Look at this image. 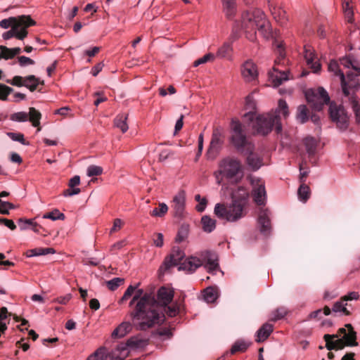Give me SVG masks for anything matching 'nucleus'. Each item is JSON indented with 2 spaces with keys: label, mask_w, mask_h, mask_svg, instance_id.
I'll return each mask as SVG.
<instances>
[{
  "label": "nucleus",
  "mask_w": 360,
  "mask_h": 360,
  "mask_svg": "<svg viewBox=\"0 0 360 360\" xmlns=\"http://www.w3.org/2000/svg\"><path fill=\"white\" fill-rule=\"evenodd\" d=\"M134 305L130 316L141 330H146L160 322V314L156 309L157 301L151 292H145L142 288H136L129 306Z\"/></svg>",
  "instance_id": "nucleus-1"
},
{
  "label": "nucleus",
  "mask_w": 360,
  "mask_h": 360,
  "mask_svg": "<svg viewBox=\"0 0 360 360\" xmlns=\"http://www.w3.org/2000/svg\"><path fill=\"white\" fill-rule=\"evenodd\" d=\"M241 27L252 41L255 40L257 32L265 39L272 37L270 23L264 13L258 8L250 9L242 14Z\"/></svg>",
  "instance_id": "nucleus-2"
},
{
  "label": "nucleus",
  "mask_w": 360,
  "mask_h": 360,
  "mask_svg": "<svg viewBox=\"0 0 360 360\" xmlns=\"http://www.w3.org/2000/svg\"><path fill=\"white\" fill-rule=\"evenodd\" d=\"M289 115L288 106L283 99L278 101V108L274 112L266 115H259L255 117L252 123V128L257 134L266 135L269 134L273 127H275L276 131L278 134L282 131V125L281 124V116L284 118Z\"/></svg>",
  "instance_id": "nucleus-3"
},
{
  "label": "nucleus",
  "mask_w": 360,
  "mask_h": 360,
  "mask_svg": "<svg viewBox=\"0 0 360 360\" xmlns=\"http://www.w3.org/2000/svg\"><path fill=\"white\" fill-rule=\"evenodd\" d=\"M244 166L238 158L227 156L219 162L218 169L214 172V176L218 184H221L224 179L238 184L244 177Z\"/></svg>",
  "instance_id": "nucleus-4"
},
{
  "label": "nucleus",
  "mask_w": 360,
  "mask_h": 360,
  "mask_svg": "<svg viewBox=\"0 0 360 360\" xmlns=\"http://www.w3.org/2000/svg\"><path fill=\"white\" fill-rule=\"evenodd\" d=\"M202 264L205 265L207 271L213 275L216 274L218 271H221L218 263V257L216 253L211 251L200 252V257L196 256L188 257L184 262L180 264L179 270L193 273Z\"/></svg>",
  "instance_id": "nucleus-5"
},
{
  "label": "nucleus",
  "mask_w": 360,
  "mask_h": 360,
  "mask_svg": "<svg viewBox=\"0 0 360 360\" xmlns=\"http://www.w3.org/2000/svg\"><path fill=\"white\" fill-rule=\"evenodd\" d=\"M245 207L243 204L233 202L229 205L217 203L214 206V213L219 219L235 222L245 215Z\"/></svg>",
  "instance_id": "nucleus-6"
},
{
  "label": "nucleus",
  "mask_w": 360,
  "mask_h": 360,
  "mask_svg": "<svg viewBox=\"0 0 360 360\" xmlns=\"http://www.w3.org/2000/svg\"><path fill=\"white\" fill-rule=\"evenodd\" d=\"M231 131V141L238 151L243 152L246 146H248V149L249 150L253 149V146L247 140L246 136L243 131V125L239 120L236 119L232 120Z\"/></svg>",
  "instance_id": "nucleus-7"
},
{
  "label": "nucleus",
  "mask_w": 360,
  "mask_h": 360,
  "mask_svg": "<svg viewBox=\"0 0 360 360\" xmlns=\"http://www.w3.org/2000/svg\"><path fill=\"white\" fill-rule=\"evenodd\" d=\"M305 96L308 103L311 104V108L316 111L321 110L330 101L328 94L323 87H319L316 90L309 89Z\"/></svg>",
  "instance_id": "nucleus-8"
},
{
  "label": "nucleus",
  "mask_w": 360,
  "mask_h": 360,
  "mask_svg": "<svg viewBox=\"0 0 360 360\" xmlns=\"http://www.w3.org/2000/svg\"><path fill=\"white\" fill-rule=\"evenodd\" d=\"M143 340L132 337L126 343H121L112 351V356L115 359H124L129 354V349H136L141 347Z\"/></svg>",
  "instance_id": "nucleus-9"
},
{
  "label": "nucleus",
  "mask_w": 360,
  "mask_h": 360,
  "mask_svg": "<svg viewBox=\"0 0 360 360\" xmlns=\"http://www.w3.org/2000/svg\"><path fill=\"white\" fill-rule=\"evenodd\" d=\"M250 181L252 187V195L255 202L259 205H265L266 193L264 182L262 179L254 176H250Z\"/></svg>",
  "instance_id": "nucleus-10"
},
{
  "label": "nucleus",
  "mask_w": 360,
  "mask_h": 360,
  "mask_svg": "<svg viewBox=\"0 0 360 360\" xmlns=\"http://www.w3.org/2000/svg\"><path fill=\"white\" fill-rule=\"evenodd\" d=\"M330 116L333 122H335L340 129H345L348 126V117L345 108L342 105H337L331 103L329 107Z\"/></svg>",
  "instance_id": "nucleus-11"
},
{
  "label": "nucleus",
  "mask_w": 360,
  "mask_h": 360,
  "mask_svg": "<svg viewBox=\"0 0 360 360\" xmlns=\"http://www.w3.org/2000/svg\"><path fill=\"white\" fill-rule=\"evenodd\" d=\"M41 115L34 108H30L29 112H18L11 115V120L15 122H26L27 120L32 123L35 127H39L40 124V119Z\"/></svg>",
  "instance_id": "nucleus-12"
},
{
  "label": "nucleus",
  "mask_w": 360,
  "mask_h": 360,
  "mask_svg": "<svg viewBox=\"0 0 360 360\" xmlns=\"http://www.w3.org/2000/svg\"><path fill=\"white\" fill-rule=\"evenodd\" d=\"M224 140L222 139V131L219 128L214 129L212 136V140L207 150L208 158L214 159L219 153Z\"/></svg>",
  "instance_id": "nucleus-13"
},
{
  "label": "nucleus",
  "mask_w": 360,
  "mask_h": 360,
  "mask_svg": "<svg viewBox=\"0 0 360 360\" xmlns=\"http://www.w3.org/2000/svg\"><path fill=\"white\" fill-rule=\"evenodd\" d=\"M26 24L27 26H32L35 25V21L33 20L29 15H20L18 17H10L0 21V27L4 29H8L14 25L21 26Z\"/></svg>",
  "instance_id": "nucleus-14"
},
{
  "label": "nucleus",
  "mask_w": 360,
  "mask_h": 360,
  "mask_svg": "<svg viewBox=\"0 0 360 360\" xmlns=\"http://www.w3.org/2000/svg\"><path fill=\"white\" fill-rule=\"evenodd\" d=\"M7 82L13 86H25L31 91H34L39 84V79L34 75H29L25 77L21 76H15L12 79L11 82L8 80Z\"/></svg>",
  "instance_id": "nucleus-15"
},
{
  "label": "nucleus",
  "mask_w": 360,
  "mask_h": 360,
  "mask_svg": "<svg viewBox=\"0 0 360 360\" xmlns=\"http://www.w3.org/2000/svg\"><path fill=\"white\" fill-rule=\"evenodd\" d=\"M185 253L180 249L179 247H174L169 255H168L164 260L161 268L167 270L171 267L180 264V262L184 258Z\"/></svg>",
  "instance_id": "nucleus-16"
},
{
  "label": "nucleus",
  "mask_w": 360,
  "mask_h": 360,
  "mask_svg": "<svg viewBox=\"0 0 360 360\" xmlns=\"http://www.w3.org/2000/svg\"><path fill=\"white\" fill-rule=\"evenodd\" d=\"M241 75L247 82H253L257 79L258 70L257 65L250 60L245 61L241 65Z\"/></svg>",
  "instance_id": "nucleus-17"
},
{
  "label": "nucleus",
  "mask_w": 360,
  "mask_h": 360,
  "mask_svg": "<svg viewBox=\"0 0 360 360\" xmlns=\"http://www.w3.org/2000/svg\"><path fill=\"white\" fill-rule=\"evenodd\" d=\"M288 70H280L276 67L269 72V79L274 86H280L283 82L288 80Z\"/></svg>",
  "instance_id": "nucleus-18"
},
{
  "label": "nucleus",
  "mask_w": 360,
  "mask_h": 360,
  "mask_svg": "<svg viewBox=\"0 0 360 360\" xmlns=\"http://www.w3.org/2000/svg\"><path fill=\"white\" fill-rule=\"evenodd\" d=\"M30 26H27L26 24L21 26L14 25L12 28L4 32L2 37L5 40H8L12 37H15L20 40H22L27 35V28Z\"/></svg>",
  "instance_id": "nucleus-19"
},
{
  "label": "nucleus",
  "mask_w": 360,
  "mask_h": 360,
  "mask_svg": "<svg viewBox=\"0 0 360 360\" xmlns=\"http://www.w3.org/2000/svg\"><path fill=\"white\" fill-rule=\"evenodd\" d=\"M346 327L348 328V331L343 328L339 330L340 335H342L341 339L343 340L345 346H357L358 342L356 341V332L354 330L351 324L346 325Z\"/></svg>",
  "instance_id": "nucleus-20"
},
{
  "label": "nucleus",
  "mask_w": 360,
  "mask_h": 360,
  "mask_svg": "<svg viewBox=\"0 0 360 360\" xmlns=\"http://www.w3.org/2000/svg\"><path fill=\"white\" fill-rule=\"evenodd\" d=\"M304 57L307 65L313 70L314 72H317L321 69V65L316 60L314 51L310 46H304Z\"/></svg>",
  "instance_id": "nucleus-21"
},
{
  "label": "nucleus",
  "mask_w": 360,
  "mask_h": 360,
  "mask_svg": "<svg viewBox=\"0 0 360 360\" xmlns=\"http://www.w3.org/2000/svg\"><path fill=\"white\" fill-rule=\"evenodd\" d=\"M174 294V290L170 288L165 286L160 288L157 294V303L162 306L168 305L172 301Z\"/></svg>",
  "instance_id": "nucleus-22"
},
{
  "label": "nucleus",
  "mask_w": 360,
  "mask_h": 360,
  "mask_svg": "<svg viewBox=\"0 0 360 360\" xmlns=\"http://www.w3.org/2000/svg\"><path fill=\"white\" fill-rule=\"evenodd\" d=\"M186 194L184 191L179 192L173 198L172 207L175 215L181 217L185 209Z\"/></svg>",
  "instance_id": "nucleus-23"
},
{
  "label": "nucleus",
  "mask_w": 360,
  "mask_h": 360,
  "mask_svg": "<svg viewBox=\"0 0 360 360\" xmlns=\"http://www.w3.org/2000/svg\"><path fill=\"white\" fill-rule=\"evenodd\" d=\"M248 197L249 193L247 188L243 186L238 187L231 193L232 202L243 204V207L246 206Z\"/></svg>",
  "instance_id": "nucleus-24"
},
{
  "label": "nucleus",
  "mask_w": 360,
  "mask_h": 360,
  "mask_svg": "<svg viewBox=\"0 0 360 360\" xmlns=\"http://www.w3.org/2000/svg\"><path fill=\"white\" fill-rule=\"evenodd\" d=\"M324 340L326 341V347L329 351L333 349H342L345 347L343 340L340 339L338 335L326 334L324 335Z\"/></svg>",
  "instance_id": "nucleus-25"
},
{
  "label": "nucleus",
  "mask_w": 360,
  "mask_h": 360,
  "mask_svg": "<svg viewBox=\"0 0 360 360\" xmlns=\"http://www.w3.org/2000/svg\"><path fill=\"white\" fill-rule=\"evenodd\" d=\"M245 107L246 110L249 111L244 115V118L250 122L253 121L256 113L255 112L256 109V101L253 96V93L248 95L245 98Z\"/></svg>",
  "instance_id": "nucleus-26"
},
{
  "label": "nucleus",
  "mask_w": 360,
  "mask_h": 360,
  "mask_svg": "<svg viewBox=\"0 0 360 360\" xmlns=\"http://www.w3.org/2000/svg\"><path fill=\"white\" fill-rule=\"evenodd\" d=\"M258 223L261 233L266 236L269 235L271 231V224L269 218V212L267 210L260 212L258 217Z\"/></svg>",
  "instance_id": "nucleus-27"
},
{
  "label": "nucleus",
  "mask_w": 360,
  "mask_h": 360,
  "mask_svg": "<svg viewBox=\"0 0 360 360\" xmlns=\"http://www.w3.org/2000/svg\"><path fill=\"white\" fill-rule=\"evenodd\" d=\"M246 164L250 170L255 172L263 165L262 158L251 151L246 158Z\"/></svg>",
  "instance_id": "nucleus-28"
},
{
  "label": "nucleus",
  "mask_w": 360,
  "mask_h": 360,
  "mask_svg": "<svg viewBox=\"0 0 360 360\" xmlns=\"http://www.w3.org/2000/svg\"><path fill=\"white\" fill-rule=\"evenodd\" d=\"M271 14L275 20L281 25H284L288 21L286 11L279 6H274L271 8Z\"/></svg>",
  "instance_id": "nucleus-29"
},
{
  "label": "nucleus",
  "mask_w": 360,
  "mask_h": 360,
  "mask_svg": "<svg viewBox=\"0 0 360 360\" xmlns=\"http://www.w3.org/2000/svg\"><path fill=\"white\" fill-rule=\"evenodd\" d=\"M132 328L129 322H122L112 333V338H121L129 333Z\"/></svg>",
  "instance_id": "nucleus-30"
},
{
  "label": "nucleus",
  "mask_w": 360,
  "mask_h": 360,
  "mask_svg": "<svg viewBox=\"0 0 360 360\" xmlns=\"http://www.w3.org/2000/svg\"><path fill=\"white\" fill-rule=\"evenodd\" d=\"M273 331V326L270 323H264L257 330L256 342H261L266 340Z\"/></svg>",
  "instance_id": "nucleus-31"
},
{
  "label": "nucleus",
  "mask_w": 360,
  "mask_h": 360,
  "mask_svg": "<svg viewBox=\"0 0 360 360\" xmlns=\"http://www.w3.org/2000/svg\"><path fill=\"white\" fill-rule=\"evenodd\" d=\"M223 11L229 19H232L236 13V6L235 0H221Z\"/></svg>",
  "instance_id": "nucleus-32"
},
{
  "label": "nucleus",
  "mask_w": 360,
  "mask_h": 360,
  "mask_svg": "<svg viewBox=\"0 0 360 360\" xmlns=\"http://www.w3.org/2000/svg\"><path fill=\"white\" fill-rule=\"evenodd\" d=\"M56 252L55 250L51 248H34L31 250H28L26 252V256L27 257H32L41 255H46L49 254H54Z\"/></svg>",
  "instance_id": "nucleus-33"
},
{
  "label": "nucleus",
  "mask_w": 360,
  "mask_h": 360,
  "mask_svg": "<svg viewBox=\"0 0 360 360\" xmlns=\"http://www.w3.org/2000/svg\"><path fill=\"white\" fill-rule=\"evenodd\" d=\"M201 224L202 230L206 233H211L216 228V220L207 215H205L201 218Z\"/></svg>",
  "instance_id": "nucleus-34"
},
{
  "label": "nucleus",
  "mask_w": 360,
  "mask_h": 360,
  "mask_svg": "<svg viewBox=\"0 0 360 360\" xmlns=\"http://www.w3.org/2000/svg\"><path fill=\"white\" fill-rule=\"evenodd\" d=\"M128 115L126 114L118 115L114 120V124L116 127L119 128L122 132L125 133L128 129V124L127 120Z\"/></svg>",
  "instance_id": "nucleus-35"
},
{
  "label": "nucleus",
  "mask_w": 360,
  "mask_h": 360,
  "mask_svg": "<svg viewBox=\"0 0 360 360\" xmlns=\"http://www.w3.org/2000/svg\"><path fill=\"white\" fill-rule=\"evenodd\" d=\"M304 144L307 153L309 156L314 155L316 153L317 142L316 140L313 137H307L304 139Z\"/></svg>",
  "instance_id": "nucleus-36"
},
{
  "label": "nucleus",
  "mask_w": 360,
  "mask_h": 360,
  "mask_svg": "<svg viewBox=\"0 0 360 360\" xmlns=\"http://www.w3.org/2000/svg\"><path fill=\"white\" fill-rule=\"evenodd\" d=\"M217 297V290L212 287L207 288L203 292V299L207 303L214 302Z\"/></svg>",
  "instance_id": "nucleus-37"
},
{
  "label": "nucleus",
  "mask_w": 360,
  "mask_h": 360,
  "mask_svg": "<svg viewBox=\"0 0 360 360\" xmlns=\"http://www.w3.org/2000/svg\"><path fill=\"white\" fill-rule=\"evenodd\" d=\"M296 118L302 124L308 120V110L306 105H300L298 106Z\"/></svg>",
  "instance_id": "nucleus-38"
},
{
  "label": "nucleus",
  "mask_w": 360,
  "mask_h": 360,
  "mask_svg": "<svg viewBox=\"0 0 360 360\" xmlns=\"http://www.w3.org/2000/svg\"><path fill=\"white\" fill-rule=\"evenodd\" d=\"M232 51V45L231 42H225L223 45L218 49L217 52V56L219 58H226L227 57L231 52Z\"/></svg>",
  "instance_id": "nucleus-39"
},
{
  "label": "nucleus",
  "mask_w": 360,
  "mask_h": 360,
  "mask_svg": "<svg viewBox=\"0 0 360 360\" xmlns=\"http://www.w3.org/2000/svg\"><path fill=\"white\" fill-rule=\"evenodd\" d=\"M310 189L309 187L305 184H302L298 188L297 195L299 199L302 202H306L309 198Z\"/></svg>",
  "instance_id": "nucleus-40"
},
{
  "label": "nucleus",
  "mask_w": 360,
  "mask_h": 360,
  "mask_svg": "<svg viewBox=\"0 0 360 360\" xmlns=\"http://www.w3.org/2000/svg\"><path fill=\"white\" fill-rule=\"evenodd\" d=\"M249 345V343L243 340H238L233 345L230 352L231 354H233L237 352H245Z\"/></svg>",
  "instance_id": "nucleus-41"
},
{
  "label": "nucleus",
  "mask_w": 360,
  "mask_h": 360,
  "mask_svg": "<svg viewBox=\"0 0 360 360\" xmlns=\"http://www.w3.org/2000/svg\"><path fill=\"white\" fill-rule=\"evenodd\" d=\"M43 219H49L53 221H56L58 219L63 220L65 219L64 214L60 212L58 209H55L53 211L46 213L42 216Z\"/></svg>",
  "instance_id": "nucleus-42"
},
{
  "label": "nucleus",
  "mask_w": 360,
  "mask_h": 360,
  "mask_svg": "<svg viewBox=\"0 0 360 360\" xmlns=\"http://www.w3.org/2000/svg\"><path fill=\"white\" fill-rule=\"evenodd\" d=\"M345 301L342 300V297L340 301L336 302L333 307V310L335 312H342V314L345 315H349L350 312L347 310L346 308L347 304L345 303Z\"/></svg>",
  "instance_id": "nucleus-43"
},
{
  "label": "nucleus",
  "mask_w": 360,
  "mask_h": 360,
  "mask_svg": "<svg viewBox=\"0 0 360 360\" xmlns=\"http://www.w3.org/2000/svg\"><path fill=\"white\" fill-rule=\"evenodd\" d=\"M167 205L164 202H161L159 204V208H155L151 212L150 214L153 217H162L167 212Z\"/></svg>",
  "instance_id": "nucleus-44"
},
{
  "label": "nucleus",
  "mask_w": 360,
  "mask_h": 360,
  "mask_svg": "<svg viewBox=\"0 0 360 360\" xmlns=\"http://www.w3.org/2000/svg\"><path fill=\"white\" fill-rule=\"evenodd\" d=\"M7 136L13 141L20 142L25 146L29 145V143L25 141L24 135L21 133L8 132Z\"/></svg>",
  "instance_id": "nucleus-45"
},
{
  "label": "nucleus",
  "mask_w": 360,
  "mask_h": 360,
  "mask_svg": "<svg viewBox=\"0 0 360 360\" xmlns=\"http://www.w3.org/2000/svg\"><path fill=\"white\" fill-rule=\"evenodd\" d=\"M328 70L334 73L335 76H338L340 78V74L343 73L340 69V65L335 60H330L328 64Z\"/></svg>",
  "instance_id": "nucleus-46"
},
{
  "label": "nucleus",
  "mask_w": 360,
  "mask_h": 360,
  "mask_svg": "<svg viewBox=\"0 0 360 360\" xmlns=\"http://www.w3.org/2000/svg\"><path fill=\"white\" fill-rule=\"evenodd\" d=\"M15 206L8 201H3L0 199V213L2 214H9V210H13Z\"/></svg>",
  "instance_id": "nucleus-47"
},
{
  "label": "nucleus",
  "mask_w": 360,
  "mask_h": 360,
  "mask_svg": "<svg viewBox=\"0 0 360 360\" xmlns=\"http://www.w3.org/2000/svg\"><path fill=\"white\" fill-rule=\"evenodd\" d=\"M106 357L104 348H99L87 358V360H105Z\"/></svg>",
  "instance_id": "nucleus-48"
},
{
  "label": "nucleus",
  "mask_w": 360,
  "mask_h": 360,
  "mask_svg": "<svg viewBox=\"0 0 360 360\" xmlns=\"http://www.w3.org/2000/svg\"><path fill=\"white\" fill-rule=\"evenodd\" d=\"M288 313V310L283 307H279L278 309H276V310H274V311H272V314H271V320L272 321H277V320H279L282 318H283Z\"/></svg>",
  "instance_id": "nucleus-49"
},
{
  "label": "nucleus",
  "mask_w": 360,
  "mask_h": 360,
  "mask_svg": "<svg viewBox=\"0 0 360 360\" xmlns=\"http://www.w3.org/2000/svg\"><path fill=\"white\" fill-rule=\"evenodd\" d=\"M103 172V168L97 165H90L87 167L86 174L88 176H94L101 175Z\"/></svg>",
  "instance_id": "nucleus-50"
},
{
  "label": "nucleus",
  "mask_w": 360,
  "mask_h": 360,
  "mask_svg": "<svg viewBox=\"0 0 360 360\" xmlns=\"http://www.w3.org/2000/svg\"><path fill=\"white\" fill-rule=\"evenodd\" d=\"M195 200L198 202V204L195 207L196 210L200 212H203L207 206V199L205 198H201L200 195L197 194L195 195Z\"/></svg>",
  "instance_id": "nucleus-51"
},
{
  "label": "nucleus",
  "mask_w": 360,
  "mask_h": 360,
  "mask_svg": "<svg viewBox=\"0 0 360 360\" xmlns=\"http://www.w3.org/2000/svg\"><path fill=\"white\" fill-rule=\"evenodd\" d=\"M18 225L20 229L24 231L29 229L30 226L31 227V226H36V222L32 219H24L21 218L18 219Z\"/></svg>",
  "instance_id": "nucleus-52"
},
{
  "label": "nucleus",
  "mask_w": 360,
  "mask_h": 360,
  "mask_svg": "<svg viewBox=\"0 0 360 360\" xmlns=\"http://www.w3.org/2000/svg\"><path fill=\"white\" fill-rule=\"evenodd\" d=\"M124 280L121 278H114L107 281V286L111 290H115L120 285L124 283Z\"/></svg>",
  "instance_id": "nucleus-53"
},
{
  "label": "nucleus",
  "mask_w": 360,
  "mask_h": 360,
  "mask_svg": "<svg viewBox=\"0 0 360 360\" xmlns=\"http://www.w3.org/2000/svg\"><path fill=\"white\" fill-rule=\"evenodd\" d=\"M188 229L186 226H182L179 230L176 237V241L177 243L183 242L188 236Z\"/></svg>",
  "instance_id": "nucleus-54"
},
{
  "label": "nucleus",
  "mask_w": 360,
  "mask_h": 360,
  "mask_svg": "<svg viewBox=\"0 0 360 360\" xmlns=\"http://www.w3.org/2000/svg\"><path fill=\"white\" fill-rule=\"evenodd\" d=\"M13 91V89L3 84H0V100L6 101L8 96Z\"/></svg>",
  "instance_id": "nucleus-55"
},
{
  "label": "nucleus",
  "mask_w": 360,
  "mask_h": 360,
  "mask_svg": "<svg viewBox=\"0 0 360 360\" xmlns=\"http://www.w3.org/2000/svg\"><path fill=\"white\" fill-rule=\"evenodd\" d=\"M351 105L352 110L355 114L356 121L359 123L360 122V105L358 101L354 98H351Z\"/></svg>",
  "instance_id": "nucleus-56"
},
{
  "label": "nucleus",
  "mask_w": 360,
  "mask_h": 360,
  "mask_svg": "<svg viewBox=\"0 0 360 360\" xmlns=\"http://www.w3.org/2000/svg\"><path fill=\"white\" fill-rule=\"evenodd\" d=\"M139 285H140V283H138L134 285H129L125 290L122 297L120 300V302H123L124 300L129 299L133 294H134V291H135L136 288L139 287Z\"/></svg>",
  "instance_id": "nucleus-57"
},
{
  "label": "nucleus",
  "mask_w": 360,
  "mask_h": 360,
  "mask_svg": "<svg viewBox=\"0 0 360 360\" xmlns=\"http://www.w3.org/2000/svg\"><path fill=\"white\" fill-rule=\"evenodd\" d=\"M214 55L212 54V53H207L205 54L204 56H202V58L196 60L194 61L193 63V66L194 67H198V65H202V64H204L210 60H214Z\"/></svg>",
  "instance_id": "nucleus-58"
},
{
  "label": "nucleus",
  "mask_w": 360,
  "mask_h": 360,
  "mask_svg": "<svg viewBox=\"0 0 360 360\" xmlns=\"http://www.w3.org/2000/svg\"><path fill=\"white\" fill-rule=\"evenodd\" d=\"M342 297V300L345 302L348 301H356L358 300L360 297V295L358 292L352 291L348 292L347 295H344Z\"/></svg>",
  "instance_id": "nucleus-59"
},
{
  "label": "nucleus",
  "mask_w": 360,
  "mask_h": 360,
  "mask_svg": "<svg viewBox=\"0 0 360 360\" xmlns=\"http://www.w3.org/2000/svg\"><path fill=\"white\" fill-rule=\"evenodd\" d=\"M0 58L8 60L13 58L11 49L5 46H0Z\"/></svg>",
  "instance_id": "nucleus-60"
},
{
  "label": "nucleus",
  "mask_w": 360,
  "mask_h": 360,
  "mask_svg": "<svg viewBox=\"0 0 360 360\" xmlns=\"http://www.w3.org/2000/svg\"><path fill=\"white\" fill-rule=\"evenodd\" d=\"M340 66H343L345 68H353L354 70H356V68L354 65V63L352 61V59L349 57H344L342 58L340 60Z\"/></svg>",
  "instance_id": "nucleus-61"
},
{
  "label": "nucleus",
  "mask_w": 360,
  "mask_h": 360,
  "mask_svg": "<svg viewBox=\"0 0 360 360\" xmlns=\"http://www.w3.org/2000/svg\"><path fill=\"white\" fill-rule=\"evenodd\" d=\"M18 63L21 67L34 64V61L32 59L24 56L18 57Z\"/></svg>",
  "instance_id": "nucleus-62"
},
{
  "label": "nucleus",
  "mask_w": 360,
  "mask_h": 360,
  "mask_svg": "<svg viewBox=\"0 0 360 360\" xmlns=\"http://www.w3.org/2000/svg\"><path fill=\"white\" fill-rule=\"evenodd\" d=\"M72 298L71 294H67L64 296L58 297L53 300V302H56L61 304H66Z\"/></svg>",
  "instance_id": "nucleus-63"
},
{
  "label": "nucleus",
  "mask_w": 360,
  "mask_h": 360,
  "mask_svg": "<svg viewBox=\"0 0 360 360\" xmlns=\"http://www.w3.org/2000/svg\"><path fill=\"white\" fill-rule=\"evenodd\" d=\"M80 192H81V190L79 188H77L76 186L73 187V188L69 187V188H68L63 191V195L65 197H70V196H72L75 195H77Z\"/></svg>",
  "instance_id": "nucleus-64"
}]
</instances>
